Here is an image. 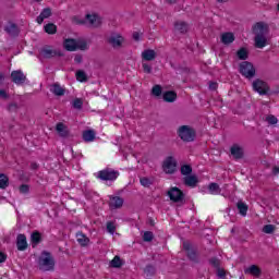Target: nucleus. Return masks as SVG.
Returning <instances> with one entry per match:
<instances>
[{
	"label": "nucleus",
	"mask_w": 279,
	"mask_h": 279,
	"mask_svg": "<svg viewBox=\"0 0 279 279\" xmlns=\"http://www.w3.org/2000/svg\"><path fill=\"white\" fill-rule=\"evenodd\" d=\"M165 173L173 174L178 168V161L173 157H168L162 165Z\"/></svg>",
	"instance_id": "1a4fd4ad"
},
{
	"label": "nucleus",
	"mask_w": 279,
	"mask_h": 279,
	"mask_svg": "<svg viewBox=\"0 0 279 279\" xmlns=\"http://www.w3.org/2000/svg\"><path fill=\"white\" fill-rule=\"evenodd\" d=\"M11 80L14 84H17V86H20L21 84H25L27 76H25L23 71L15 70V71L11 72Z\"/></svg>",
	"instance_id": "9b49d317"
},
{
	"label": "nucleus",
	"mask_w": 279,
	"mask_h": 279,
	"mask_svg": "<svg viewBox=\"0 0 279 279\" xmlns=\"http://www.w3.org/2000/svg\"><path fill=\"white\" fill-rule=\"evenodd\" d=\"M117 227H114V222H107V231L109 232V234H113V232H116Z\"/></svg>",
	"instance_id": "49530a36"
},
{
	"label": "nucleus",
	"mask_w": 279,
	"mask_h": 279,
	"mask_svg": "<svg viewBox=\"0 0 279 279\" xmlns=\"http://www.w3.org/2000/svg\"><path fill=\"white\" fill-rule=\"evenodd\" d=\"M183 182L185 186L195 187L197 185V177L187 174L185 178H183Z\"/></svg>",
	"instance_id": "a878e982"
},
{
	"label": "nucleus",
	"mask_w": 279,
	"mask_h": 279,
	"mask_svg": "<svg viewBox=\"0 0 279 279\" xmlns=\"http://www.w3.org/2000/svg\"><path fill=\"white\" fill-rule=\"evenodd\" d=\"M266 121L269 125H276V123H278V118H276V116H268Z\"/></svg>",
	"instance_id": "a18cd8bd"
},
{
	"label": "nucleus",
	"mask_w": 279,
	"mask_h": 279,
	"mask_svg": "<svg viewBox=\"0 0 279 279\" xmlns=\"http://www.w3.org/2000/svg\"><path fill=\"white\" fill-rule=\"evenodd\" d=\"M82 60H83L82 54H76V56L74 57V62H75L76 64H82Z\"/></svg>",
	"instance_id": "3c124183"
},
{
	"label": "nucleus",
	"mask_w": 279,
	"mask_h": 279,
	"mask_svg": "<svg viewBox=\"0 0 279 279\" xmlns=\"http://www.w3.org/2000/svg\"><path fill=\"white\" fill-rule=\"evenodd\" d=\"M230 151H231V156H233L235 160H241V158H243V148L241 146L233 145Z\"/></svg>",
	"instance_id": "aec40b11"
},
{
	"label": "nucleus",
	"mask_w": 279,
	"mask_h": 279,
	"mask_svg": "<svg viewBox=\"0 0 279 279\" xmlns=\"http://www.w3.org/2000/svg\"><path fill=\"white\" fill-rule=\"evenodd\" d=\"M32 243H35V245H38L40 243V233L39 232H33L31 235Z\"/></svg>",
	"instance_id": "a19ab883"
},
{
	"label": "nucleus",
	"mask_w": 279,
	"mask_h": 279,
	"mask_svg": "<svg viewBox=\"0 0 279 279\" xmlns=\"http://www.w3.org/2000/svg\"><path fill=\"white\" fill-rule=\"evenodd\" d=\"M9 112H16L19 110V105L16 102H12L8 107Z\"/></svg>",
	"instance_id": "de8ad7c7"
},
{
	"label": "nucleus",
	"mask_w": 279,
	"mask_h": 279,
	"mask_svg": "<svg viewBox=\"0 0 279 279\" xmlns=\"http://www.w3.org/2000/svg\"><path fill=\"white\" fill-rule=\"evenodd\" d=\"M32 169H38V165L33 163V165H32Z\"/></svg>",
	"instance_id": "e2e57ef3"
},
{
	"label": "nucleus",
	"mask_w": 279,
	"mask_h": 279,
	"mask_svg": "<svg viewBox=\"0 0 279 279\" xmlns=\"http://www.w3.org/2000/svg\"><path fill=\"white\" fill-rule=\"evenodd\" d=\"M3 82H5V75L0 73V84H3Z\"/></svg>",
	"instance_id": "052dcab7"
},
{
	"label": "nucleus",
	"mask_w": 279,
	"mask_h": 279,
	"mask_svg": "<svg viewBox=\"0 0 279 279\" xmlns=\"http://www.w3.org/2000/svg\"><path fill=\"white\" fill-rule=\"evenodd\" d=\"M8 177L5 174H0V189H7Z\"/></svg>",
	"instance_id": "79ce46f5"
},
{
	"label": "nucleus",
	"mask_w": 279,
	"mask_h": 279,
	"mask_svg": "<svg viewBox=\"0 0 279 279\" xmlns=\"http://www.w3.org/2000/svg\"><path fill=\"white\" fill-rule=\"evenodd\" d=\"M240 73L246 80H252L256 76V68L248 61H243L240 63Z\"/></svg>",
	"instance_id": "39448f33"
},
{
	"label": "nucleus",
	"mask_w": 279,
	"mask_h": 279,
	"mask_svg": "<svg viewBox=\"0 0 279 279\" xmlns=\"http://www.w3.org/2000/svg\"><path fill=\"white\" fill-rule=\"evenodd\" d=\"M144 73H151V65L148 63H142Z\"/></svg>",
	"instance_id": "09e8293b"
},
{
	"label": "nucleus",
	"mask_w": 279,
	"mask_h": 279,
	"mask_svg": "<svg viewBox=\"0 0 279 279\" xmlns=\"http://www.w3.org/2000/svg\"><path fill=\"white\" fill-rule=\"evenodd\" d=\"M183 250H185L186 256L192 260V263H199V257L197 256V252H195V248H193V245H191V243L184 242Z\"/></svg>",
	"instance_id": "9d476101"
},
{
	"label": "nucleus",
	"mask_w": 279,
	"mask_h": 279,
	"mask_svg": "<svg viewBox=\"0 0 279 279\" xmlns=\"http://www.w3.org/2000/svg\"><path fill=\"white\" fill-rule=\"evenodd\" d=\"M38 267L40 271H53L56 269V259L51 253L44 251L38 258Z\"/></svg>",
	"instance_id": "f03ea898"
},
{
	"label": "nucleus",
	"mask_w": 279,
	"mask_h": 279,
	"mask_svg": "<svg viewBox=\"0 0 279 279\" xmlns=\"http://www.w3.org/2000/svg\"><path fill=\"white\" fill-rule=\"evenodd\" d=\"M218 84L215 82L209 83V90H217Z\"/></svg>",
	"instance_id": "864d4df0"
},
{
	"label": "nucleus",
	"mask_w": 279,
	"mask_h": 279,
	"mask_svg": "<svg viewBox=\"0 0 279 279\" xmlns=\"http://www.w3.org/2000/svg\"><path fill=\"white\" fill-rule=\"evenodd\" d=\"M96 178H98V180H101L102 182H114V180L119 178V171L112 168H107L98 171L96 173Z\"/></svg>",
	"instance_id": "20e7f679"
},
{
	"label": "nucleus",
	"mask_w": 279,
	"mask_h": 279,
	"mask_svg": "<svg viewBox=\"0 0 279 279\" xmlns=\"http://www.w3.org/2000/svg\"><path fill=\"white\" fill-rule=\"evenodd\" d=\"M20 192H22V193H29V186H27V185H22V186L20 187Z\"/></svg>",
	"instance_id": "5fc2aeb1"
},
{
	"label": "nucleus",
	"mask_w": 279,
	"mask_h": 279,
	"mask_svg": "<svg viewBox=\"0 0 279 279\" xmlns=\"http://www.w3.org/2000/svg\"><path fill=\"white\" fill-rule=\"evenodd\" d=\"M263 232L265 234H274L276 232V226L274 225H266L263 227Z\"/></svg>",
	"instance_id": "c9c22d12"
},
{
	"label": "nucleus",
	"mask_w": 279,
	"mask_h": 279,
	"mask_svg": "<svg viewBox=\"0 0 279 279\" xmlns=\"http://www.w3.org/2000/svg\"><path fill=\"white\" fill-rule=\"evenodd\" d=\"M274 175H279V167L272 168Z\"/></svg>",
	"instance_id": "bf43d9fd"
},
{
	"label": "nucleus",
	"mask_w": 279,
	"mask_h": 279,
	"mask_svg": "<svg viewBox=\"0 0 279 279\" xmlns=\"http://www.w3.org/2000/svg\"><path fill=\"white\" fill-rule=\"evenodd\" d=\"M107 43L113 48V49H121L123 47V44L125 43V37L119 33H112L108 38Z\"/></svg>",
	"instance_id": "0eeeda50"
},
{
	"label": "nucleus",
	"mask_w": 279,
	"mask_h": 279,
	"mask_svg": "<svg viewBox=\"0 0 279 279\" xmlns=\"http://www.w3.org/2000/svg\"><path fill=\"white\" fill-rule=\"evenodd\" d=\"M168 196L171 202L174 203L182 202V199H184V193H182L181 190L178 187H171L168 192Z\"/></svg>",
	"instance_id": "f8f14e48"
},
{
	"label": "nucleus",
	"mask_w": 279,
	"mask_h": 279,
	"mask_svg": "<svg viewBox=\"0 0 279 279\" xmlns=\"http://www.w3.org/2000/svg\"><path fill=\"white\" fill-rule=\"evenodd\" d=\"M82 106H84V102L82 101V99L76 98L73 101V108H75L76 110H82Z\"/></svg>",
	"instance_id": "c03bdc74"
},
{
	"label": "nucleus",
	"mask_w": 279,
	"mask_h": 279,
	"mask_svg": "<svg viewBox=\"0 0 279 279\" xmlns=\"http://www.w3.org/2000/svg\"><path fill=\"white\" fill-rule=\"evenodd\" d=\"M236 56L239 60H247V50H245V48H241L238 50Z\"/></svg>",
	"instance_id": "58836bf2"
},
{
	"label": "nucleus",
	"mask_w": 279,
	"mask_h": 279,
	"mask_svg": "<svg viewBox=\"0 0 279 279\" xmlns=\"http://www.w3.org/2000/svg\"><path fill=\"white\" fill-rule=\"evenodd\" d=\"M156 50L154 49H146L142 52V60H144L145 62H151L154 60H156Z\"/></svg>",
	"instance_id": "dca6fc26"
},
{
	"label": "nucleus",
	"mask_w": 279,
	"mask_h": 279,
	"mask_svg": "<svg viewBox=\"0 0 279 279\" xmlns=\"http://www.w3.org/2000/svg\"><path fill=\"white\" fill-rule=\"evenodd\" d=\"M49 16H51V9L50 8H46L41 11V13L37 16V23L39 25H43V22L45 21V19H49Z\"/></svg>",
	"instance_id": "4be33fe9"
},
{
	"label": "nucleus",
	"mask_w": 279,
	"mask_h": 279,
	"mask_svg": "<svg viewBox=\"0 0 279 279\" xmlns=\"http://www.w3.org/2000/svg\"><path fill=\"white\" fill-rule=\"evenodd\" d=\"M143 239H144V241L149 243L150 241H154V233L150 231H146V232H144Z\"/></svg>",
	"instance_id": "37998d69"
},
{
	"label": "nucleus",
	"mask_w": 279,
	"mask_h": 279,
	"mask_svg": "<svg viewBox=\"0 0 279 279\" xmlns=\"http://www.w3.org/2000/svg\"><path fill=\"white\" fill-rule=\"evenodd\" d=\"M76 241L82 247H86L88 243H90V239H88V236L82 232L76 233Z\"/></svg>",
	"instance_id": "412c9836"
},
{
	"label": "nucleus",
	"mask_w": 279,
	"mask_h": 279,
	"mask_svg": "<svg viewBox=\"0 0 279 279\" xmlns=\"http://www.w3.org/2000/svg\"><path fill=\"white\" fill-rule=\"evenodd\" d=\"M39 56L49 60L51 58H60L62 56V51L53 49L51 46H45L39 50Z\"/></svg>",
	"instance_id": "423d86ee"
},
{
	"label": "nucleus",
	"mask_w": 279,
	"mask_h": 279,
	"mask_svg": "<svg viewBox=\"0 0 279 279\" xmlns=\"http://www.w3.org/2000/svg\"><path fill=\"white\" fill-rule=\"evenodd\" d=\"M95 136H97V134L93 130L83 132V140L85 143H93V141H95Z\"/></svg>",
	"instance_id": "bb28decb"
},
{
	"label": "nucleus",
	"mask_w": 279,
	"mask_h": 279,
	"mask_svg": "<svg viewBox=\"0 0 279 279\" xmlns=\"http://www.w3.org/2000/svg\"><path fill=\"white\" fill-rule=\"evenodd\" d=\"M8 257L5 256V254H3V253H0V263H5V259H7Z\"/></svg>",
	"instance_id": "4d7b16f0"
},
{
	"label": "nucleus",
	"mask_w": 279,
	"mask_h": 279,
	"mask_svg": "<svg viewBox=\"0 0 279 279\" xmlns=\"http://www.w3.org/2000/svg\"><path fill=\"white\" fill-rule=\"evenodd\" d=\"M218 1V3H226V2H228V0H217Z\"/></svg>",
	"instance_id": "0e129e2a"
},
{
	"label": "nucleus",
	"mask_w": 279,
	"mask_h": 279,
	"mask_svg": "<svg viewBox=\"0 0 279 279\" xmlns=\"http://www.w3.org/2000/svg\"><path fill=\"white\" fill-rule=\"evenodd\" d=\"M16 247L19 252H25V250H27V236H25V234L17 235Z\"/></svg>",
	"instance_id": "2eb2a0df"
},
{
	"label": "nucleus",
	"mask_w": 279,
	"mask_h": 279,
	"mask_svg": "<svg viewBox=\"0 0 279 279\" xmlns=\"http://www.w3.org/2000/svg\"><path fill=\"white\" fill-rule=\"evenodd\" d=\"M253 34H255L256 49H264L267 47V34H269V25L265 22H257L253 26Z\"/></svg>",
	"instance_id": "f257e3e1"
},
{
	"label": "nucleus",
	"mask_w": 279,
	"mask_h": 279,
	"mask_svg": "<svg viewBox=\"0 0 279 279\" xmlns=\"http://www.w3.org/2000/svg\"><path fill=\"white\" fill-rule=\"evenodd\" d=\"M63 47L66 51H77V40L68 38L63 41Z\"/></svg>",
	"instance_id": "a211bd4d"
},
{
	"label": "nucleus",
	"mask_w": 279,
	"mask_h": 279,
	"mask_svg": "<svg viewBox=\"0 0 279 279\" xmlns=\"http://www.w3.org/2000/svg\"><path fill=\"white\" fill-rule=\"evenodd\" d=\"M226 277V271L219 269L218 270V278H225Z\"/></svg>",
	"instance_id": "6e6d98bb"
},
{
	"label": "nucleus",
	"mask_w": 279,
	"mask_h": 279,
	"mask_svg": "<svg viewBox=\"0 0 279 279\" xmlns=\"http://www.w3.org/2000/svg\"><path fill=\"white\" fill-rule=\"evenodd\" d=\"M85 21L90 27H99L101 25V17L96 13L87 14Z\"/></svg>",
	"instance_id": "ddd939ff"
},
{
	"label": "nucleus",
	"mask_w": 279,
	"mask_h": 279,
	"mask_svg": "<svg viewBox=\"0 0 279 279\" xmlns=\"http://www.w3.org/2000/svg\"><path fill=\"white\" fill-rule=\"evenodd\" d=\"M86 51L88 49V44L85 40H76V50Z\"/></svg>",
	"instance_id": "e433bc0d"
},
{
	"label": "nucleus",
	"mask_w": 279,
	"mask_h": 279,
	"mask_svg": "<svg viewBox=\"0 0 279 279\" xmlns=\"http://www.w3.org/2000/svg\"><path fill=\"white\" fill-rule=\"evenodd\" d=\"M208 189L211 195H219V193H221V187H219L217 183H210Z\"/></svg>",
	"instance_id": "72a5a7b5"
},
{
	"label": "nucleus",
	"mask_w": 279,
	"mask_h": 279,
	"mask_svg": "<svg viewBox=\"0 0 279 279\" xmlns=\"http://www.w3.org/2000/svg\"><path fill=\"white\" fill-rule=\"evenodd\" d=\"M0 97H1V99H8V92H5V89H1L0 90Z\"/></svg>",
	"instance_id": "603ef678"
},
{
	"label": "nucleus",
	"mask_w": 279,
	"mask_h": 279,
	"mask_svg": "<svg viewBox=\"0 0 279 279\" xmlns=\"http://www.w3.org/2000/svg\"><path fill=\"white\" fill-rule=\"evenodd\" d=\"M167 3H175V0H167Z\"/></svg>",
	"instance_id": "69168bd1"
},
{
	"label": "nucleus",
	"mask_w": 279,
	"mask_h": 279,
	"mask_svg": "<svg viewBox=\"0 0 279 279\" xmlns=\"http://www.w3.org/2000/svg\"><path fill=\"white\" fill-rule=\"evenodd\" d=\"M133 38H134L136 41L141 40V34H138V33H133Z\"/></svg>",
	"instance_id": "13d9d810"
},
{
	"label": "nucleus",
	"mask_w": 279,
	"mask_h": 279,
	"mask_svg": "<svg viewBox=\"0 0 279 279\" xmlns=\"http://www.w3.org/2000/svg\"><path fill=\"white\" fill-rule=\"evenodd\" d=\"M220 40L222 45H232V41L234 40V34L233 33H223L220 37Z\"/></svg>",
	"instance_id": "393cba45"
},
{
	"label": "nucleus",
	"mask_w": 279,
	"mask_h": 279,
	"mask_svg": "<svg viewBox=\"0 0 279 279\" xmlns=\"http://www.w3.org/2000/svg\"><path fill=\"white\" fill-rule=\"evenodd\" d=\"M146 271H154V267L147 266V267H146Z\"/></svg>",
	"instance_id": "680f3d73"
},
{
	"label": "nucleus",
	"mask_w": 279,
	"mask_h": 279,
	"mask_svg": "<svg viewBox=\"0 0 279 279\" xmlns=\"http://www.w3.org/2000/svg\"><path fill=\"white\" fill-rule=\"evenodd\" d=\"M151 95H154V97H160V95H162V86L155 85L151 89Z\"/></svg>",
	"instance_id": "4c0bfd02"
},
{
	"label": "nucleus",
	"mask_w": 279,
	"mask_h": 279,
	"mask_svg": "<svg viewBox=\"0 0 279 279\" xmlns=\"http://www.w3.org/2000/svg\"><path fill=\"white\" fill-rule=\"evenodd\" d=\"M252 87L255 93H258V95H267L269 93V85L260 78L253 81Z\"/></svg>",
	"instance_id": "6e6552de"
},
{
	"label": "nucleus",
	"mask_w": 279,
	"mask_h": 279,
	"mask_svg": "<svg viewBox=\"0 0 279 279\" xmlns=\"http://www.w3.org/2000/svg\"><path fill=\"white\" fill-rule=\"evenodd\" d=\"M56 130L58 132V134H60L63 137L69 136V129L66 128V125H64V123L60 122L57 124Z\"/></svg>",
	"instance_id": "c85d7f7f"
},
{
	"label": "nucleus",
	"mask_w": 279,
	"mask_h": 279,
	"mask_svg": "<svg viewBox=\"0 0 279 279\" xmlns=\"http://www.w3.org/2000/svg\"><path fill=\"white\" fill-rule=\"evenodd\" d=\"M210 265H213V267H219V260L217 259V257H213L209 260Z\"/></svg>",
	"instance_id": "8fccbe9b"
},
{
	"label": "nucleus",
	"mask_w": 279,
	"mask_h": 279,
	"mask_svg": "<svg viewBox=\"0 0 279 279\" xmlns=\"http://www.w3.org/2000/svg\"><path fill=\"white\" fill-rule=\"evenodd\" d=\"M50 93H52V94L56 95L57 97H62V96H64V93H66V89H64V87H61L60 84L54 83V84L51 85V87H50Z\"/></svg>",
	"instance_id": "6ab92c4d"
},
{
	"label": "nucleus",
	"mask_w": 279,
	"mask_h": 279,
	"mask_svg": "<svg viewBox=\"0 0 279 279\" xmlns=\"http://www.w3.org/2000/svg\"><path fill=\"white\" fill-rule=\"evenodd\" d=\"M110 267H113L114 269H119L120 267H123V262L121 260V257L116 255L113 259L110 262Z\"/></svg>",
	"instance_id": "c756f323"
},
{
	"label": "nucleus",
	"mask_w": 279,
	"mask_h": 279,
	"mask_svg": "<svg viewBox=\"0 0 279 279\" xmlns=\"http://www.w3.org/2000/svg\"><path fill=\"white\" fill-rule=\"evenodd\" d=\"M163 101H167L168 104H173L175 99H178V94L175 92H166L162 95Z\"/></svg>",
	"instance_id": "5701e85b"
},
{
	"label": "nucleus",
	"mask_w": 279,
	"mask_h": 279,
	"mask_svg": "<svg viewBox=\"0 0 279 279\" xmlns=\"http://www.w3.org/2000/svg\"><path fill=\"white\" fill-rule=\"evenodd\" d=\"M4 32H7V34H9L10 36H16V34H19V28L16 27V24L9 23L4 27Z\"/></svg>",
	"instance_id": "cd10ccee"
},
{
	"label": "nucleus",
	"mask_w": 279,
	"mask_h": 279,
	"mask_svg": "<svg viewBox=\"0 0 279 279\" xmlns=\"http://www.w3.org/2000/svg\"><path fill=\"white\" fill-rule=\"evenodd\" d=\"M174 29L175 32H180V34H186L189 32V24L185 22H175Z\"/></svg>",
	"instance_id": "b1692460"
},
{
	"label": "nucleus",
	"mask_w": 279,
	"mask_h": 279,
	"mask_svg": "<svg viewBox=\"0 0 279 279\" xmlns=\"http://www.w3.org/2000/svg\"><path fill=\"white\" fill-rule=\"evenodd\" d=\"M177 134L183 143H193L197 136V132L191 125H181L177 130Z\"/></svg>",
	"instance_id": "7ed1b4c3"
},
{
	"label": "nucleus",
	"mask_w": 279,
	"mask_h": 279,
	"mask_svg": "<svg viewBox=\"0 0 279 279\" xmlns=\"http://www.w3.org/2000/svg\"><path fill=\"white\" fill-rule=\"evenodd\" d=\"M140 183L142 184V186H145V189H149V186L154 184V178H147V177L141 178Z\"/></svg>",
	"instance_id": "473e14b6"
},
{
	"label": "nucleus",
	"mask_w": 279,
	"mask_h": 279,
	"mask_svg": "<svg viewBox=\"0 0 279 279\" xmlns=\"http://www.w3.org/2000/svg\"><path fill=\"white\" fill-rule=\"evenodd\" d=\"M56 32H57V26L54 24H47L45 26L46 34H56Z\"/></svg>",
	"instance_id": "ea45409f"
},
{
	"label": "nucleus",
	"mask_w": 279,
	"mask_h": 279,
	"mask_svg": "<svg viewBox=\"0 0 279 279\" xmlns=\"http://www.w3.org/2000/svg\"><path fill=\"white\" fill-rule=\"evenodd\" d=\"M193 173V168L189 165L181 166V174L182 175H191Z\"/></svg>",
	"instance_id": "f704fd0d"
},
{
	"label": "nucleus",
	"mask_w": 279,
	"mask_h": 279,
	"mask_svg": "<svg viewBox=\"0 0 279 279\" xmlns=\"http://www.w3.org/2000/svg\"><path fill=\"white\" fill-rule=\"evenodd\" d=\"M123 198L120 196H109V208L117 210L123 207Z\"/></svg>",
	"instance_id": "4468645a"
},
{
	"label": "nucleus",
	"mask_w": 279,
	"mask_h": 279,
	"mask_svg": "<svg viewBox=\"0 0 279 279\" xmlns=\"http://www.w3.org/2000/svg\"><path fill=\"white\" fill-rule=\"evenodd\" d=\"M244 274H250L254 278H260L263 275V270L256 265H251L248 268L244 270Z\"/></svg>",
	"instance_id": "f3484780"
},
{
	"label": "nucleus",
	"mask_w": 279,
	"mask_h": 279,
	"mask_svg": "<svg viewBox=\"0 0 279 279\" xmlns=\"http://www.w3.org/2000/svg\"><path fill=\"white\" fill-rule=\"evenodd\" d=\"M238 210L242 217H246L247 215V205L243 202H238L236 204Z\"/></svg>",
	"instance_id": "7c9ffc66"
},
{
	"label": "nucleus",
	"mask_w": 279,
	"mask_h": 279,
	"mask_svg": "<svg viewBox=\"0 0 279 279\" xmlns=\"http://www.w3.org/2000/svg\"><path fill=\"white\" fill-rule=\"evenodd\" d=\"M76 80L77 82H88V75H86V72L84 70L76 71Z\"/></svg>",
	"instance_id": "2f4dec72"
}]
</instances>
